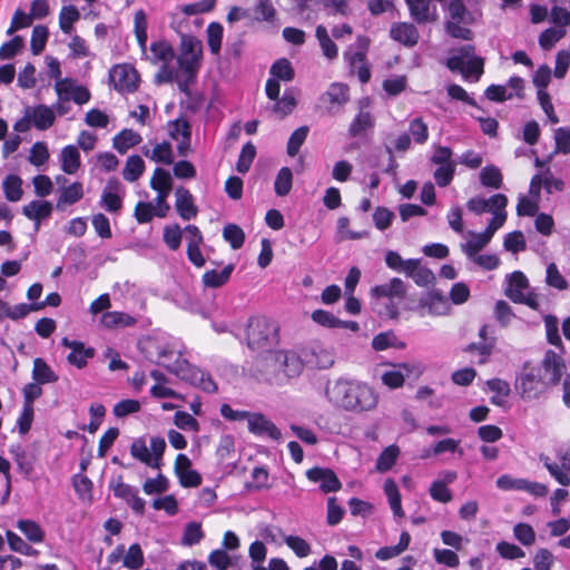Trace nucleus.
<instances>
[{
	"label": "nucleus",
	"instance_id": "nucleus-33",
	"mask_svg": "<svg viewBox=\"0 0 570 570\" xmlns=\"http://www.w3.org/2000/svg\"><path fill=\"white\" fill-rule=\"evenodd\" d=\"M102 324L108 328L114 327H128L136 323L135 317L125 312H106L101 317Z\"/></svg>",
	"mask_w": 570,
	"mask_h": 570
},
{
	"label": "nucleus",
	"instance_id": "nucleus-54",
	"mask_svg": "<svg viewBox=\"0 0 570 570\" xmlns=\"http://www.w3.org/2000/svg\"><path fill=\"white\" fill-rule=\"evenodd\" d=\"M173 186L170 174L161 167H157L150 179V187L156 191H170Z\"/></svg>",
	"mask_w": 570,
	"mask_h": 570
},
{
	"label": "nucleus",
	"instance_id": "nucleus-11",
	"mask_svg": "<svg viewBox=\"0 0 570 570\" xmlns=\"http://www.w3.org/2000/svg\"><path fill=\"white\" fill-rule=\"evenodd\" d=\"M409 7L411 18L419 24L435 22L439 12L432 0H404Z\"/></svg>",
	"mask_w": 570,
	"mask_h": 570
},
{
	"label": "nucleus",
	"instance_id": "nucleus-40",
	"mask_svg": "<svg viewBox=\"0 0 570 570\" xmlns=\"http://www.w3.org/2000/svg\"><path fill=\"white\" fill-rule=\"evenodd\" d=\"M7 541L9 544V548L23 556L28 557H37L39 554V551L35 548H32L30 544H28L24 540H22L17 533L8 530L6 532Z\"/></svg>",
	"mask_w": 570,
	"mask_h": 570
},
{
	"label": "nucleus",
	"instance_id": "nucleus-41",
	"mask_svg": "<svg viewBox=\"0 0 570 570\" xmlns=\"http://www.w3.org/2000/svg\"><path fill=\"white\" fill-rule=\"evenodd\" d=\"M268 470L265 466H255L252 471V482L245 483L247 491H261L269 489Z\"/></svg>",
	"mask_w": 570,
	"mask_h": 570
},
{
	"label": "nucleus",
	"instance_id": "nucleus-29",
	"mask_svg": "<svg viewBox=\"0 0 570 570\" xmlns=\"http://www.w3.org/2000/svg\"><path fill=\"white\" fill-rule=\"evenodd\" d=\"M2 189L7 200L18 202L23 195L22 179L18 175L9 174L2 181Z\"/></svg>",
	"mask_w": 570,
	"mask_h": 570
},
{
	"label": "nucleus",
	"instance_id": "nucleus-16",
	"mask_svg": "<svg viewBox=\"0 0 570 570\" xmlns=\"http://www.w3.org/2000/svg\"><path fill=\"white\" fill-rule=\"evenodd\" d=\"M177 62L184 73L183 78L177 73L178 89L181 94L189 95V86L196 81L198 63L195 62V58L188 57H178Z\"/></svg>",
	"mask_w": 570,
	"mask_h": 570
},
{
	"label": "nucleus",
	"instance_id": "nucleus-22",
	"mask_svg": "<svg viewBox=\"0 0 570 570\" xmlns=\"http://www.w3.org/2000/svg\"><path fill=\"white\" fill-rule=\"evenodd\" d=\"M33 126L39 130H47L56 120L55 111L47 105H37L30 114Z\"/></svg>",
	"mask_w": 570,
	"mask_h": 570
},
{
	"label": "nucleus",
	"instance_id": "nucleus-59",
	"mask_svg": "<svg viewBox=\"0 0 570 570\" xmlns=\"http://www.w3.org/2000/svg\"><path fill=\"white\" fill-rule=\"evenodd\" d=\"M163 240L171 250H177L181 244L180 226L176 223L166 225L164 227Z\"/></svg>",
	"mask_w": 570,
	"mask_h": 570
},
{
	"label": "nucleus",
	"instance_id": "nucleus-61",
	"mask_svg": "<svg viewBox=\"0 0 570 570\" xmlns=\"http://www.w3.org/2000/svg\"><path fill=\"white\" fill-rule=\"evenodd\" d=\"M72 485L79 498L91 499L94 484L87 475L82 473L75 474L72 476Z\"/></svg>",
	"mask_w": 570,
	"mask_h": 570
},
{
	"label": "nucleus",
	"instance_id": "nucleus-50",
	"mask_svg": "<svg viewBox=\"0 0 570 570\" xmlns=\"http://www.w3.org/2000/svg\"><path fill=\"white\" fill-rule=\"evenodd\" d=\"M109 489L112 490L114 495L126 502H128L139 491L137 488L127 484L122 481V476L119 475L117 480H112L109 483Z\"/></svg>",
	"mask_w": 570,
	"mask_h": 570
},
{
	"label": "nucleus",
	"instance_id": "nucleus-9",
	"mask_svg": "<svg viewBox=\"0 0 570 570\" xmlns=\"http://www.w3.org/2000/svg\"><path fill=\"white\" fill-rule=\"evenodd\" d=\"M306 478L314 483H320V490L324 493L336 492L342 488V482L330 468L314 466L306 471Z\"/></svg>",
	"mask_w": 570,
	"mask_h": 570
},
{
	"label": "nucleus",
	"instance_id": "nucleus-44",
	"mask_svg": "<svg viewBox=\"0 0 570 570\" xmlns=\"http://www.w3.org/2000/svg\"><path fill=\"white\" fill-rule=\"evenodd\" d=\"M207 43L213 55H217L222 48L224 28L219 22H210L207 27Z\"/></svg>",
	"mask_w": 570,
	"mask_h": 570
},
{
	"label": "nucleus",
	"instance_id": "nucleus-43",
	"mask_svg": "<svg viewBox=\"0 0 570 570\" xmlns=\"http://www.w3.org/2000/svg\"><path fill=\"white\" fill-rule=\"evenodd\" d=\"M256 156V147L252 141H247L240 150V154L238 156V160L236 163V170L239 174H246Z\"/></svg>",
	"mask_w": 570,
	"mask_h": 570
},
{
	"label": "nucleus",
	"instance_id": "nucleus-15",
	"mask_svg": "<svg viewBox=\"0 0 570 570\" xmlns=\"http://www.w3.org/2000/svg\"><path fill=\"white\" fill-rule=\"evenodd\" d=\"M406 294V286L399 277H393L389 283L375 285L371 288V296L380 299L383 297L402 299Z\"/></svg>",
	"mask_w": 570,
	"mask_h": 570
},
{
	"label": "nucleus",
	"instance_id": "nucleus-24",
	"mask_svg": "<svg viewBox=\"0 0 570 570\" xmlns=\"http://www.w3.org/2000/svg\"><path fill=\"white\" fill-rule=\"evenodd\" d=\"M375 126V120L371 112L368 111H358L348 127V135L352 138L361 137L364 135L366 130L373 129Z\"/></svg>",
	"mask_w": 570,
	"mask_h": 570
},
{
	"label": "nucleus",
	"instance_id": "nucleus-42",
	"mask_svg": "<svg viewBox=\"0 0 570 570\" xmlns=\"http://www.w3.org/2000/svg\"><path fill=\"white\" fill-rule=\"evenodd\" d=\"M308 132V126H301L291 134L286 146L288 156L295 157L298 154L302 145L307 138Z\"/></svg>",
	"mask_w": 570,
	"mask_h": 570
},
{
	"label": "nucleus",
	"instance_id": "nucleus-53",
	"mask_svg": "<svg viewBox=\"0 0 570 570\" xmlns=\"http://www.w3.org/2000/svg\"><path fill=\"white\" fill-rule=\"evenodd\" d=\"M546 334L548 343L563 348V343L559 335V321L554 315H546L544 318Z\"/></svg>",
	"mask_w": 570,
	"mask_h": 570
},
{
	"label": "nucleus",
	"instance_id": "nucleus-60",
	"mask_svg": "<svg viewBox=\"0 0 570 570\" xmlns=\"http://www.w3.org/2000/svg\"><path fill=\"white\" fill-rule=\"evenodd\" d=\"M169 489V480L163 473H158L155 479H147L142 484L146 494L164 493Z\"/></svg>",
	"mask_w": 570,
	"mask_h": 570
},
{
	"label": "nucleus",
	"instance_id": "nucleus-23",
	"mask_svg": "<svg viewBox=\"0 0 570 570\" xmlns=\"http://www.w3.org/2000/svg\"><path fill=\"white\" fill-rule=\"evenodd\" d=\"M141 136L132 129H122L112 139V146L119 154H126L127 150L141 142Z\"/></svg>",
	"mask_w": 570,
	"mask_h": 570
},
{
	"label": "nucleus",
	"instance_id": "nucleus-32",
	"mask_svg": "<svg viewBox=\"0 0 570 570\" xmlns=\"http://www.w3.org/2000/svg\"><path fill=\"white\" fill-rule=\"evenodd\" d=\"M494 346H495V338L491 337L489 342H478V343L472 342V343L468 344L463 348V352L470 353V354L478 353L479 360L476 363L479 365H482L489 361Z\"/></svg>",
	"mask_w": 570,
	"mask_h": 570
},
{
	"label": "nucleus",
	"instance_id": "nucleus-21",
	"mask_svg": "<svg viewBox=\"0 0 570 570\" xmlns=\"http://www.w3.org/2000/svg\"><path fill=\"white\" fill-rule=\"evenodd\" d=\"M31 376L33 381L42 385L56 383L59 380V376L42 357H36L33 360V368Z\"/></svg>",
	"mask_w": 570,
	"mask_h": 570
},
{
	"label": "nucleus",
	"instance_id": "nucleus-26",
	"mask_svg": "<svg viewBox=\"0 0 570 570\" xmlns=\"http://www.w3.org/2000/svg\"><path fill=\"white\" fill-rule=\"evenodd\" d=\"M356 50L352 51L353 46L344 52V57L347 60L351 68H354L357 63L362 65L366 61V53L370 46L367 37L358 36L356 39Z\"/></svg>",
	"mask_w": 570,
	"mask_h": 570
},
{
	"label": "nucleus",
	"instance_id": "nucleus-58",
	"mask_svg": "<svg viewBox=\"0 0 570 570\" xmlns=\"http://www.w3.org/2000/svg\"><path fill=\"white\" fill-rule=\"evenodd\" d=\"M95 354L94 347H85L83 345L81 350L71 351L67 356V361L78 368H83L87 366L88 360L92 358Z\"/></svg>",
	"mask_w": 570,
	"mask_h": 570
},
{
	"label": "nucleus",
	"instance_id": "nucleus-17",
	"mask_svg": "<svg viewBox=\"0 0 570 570\" xmlns=\"http://www.w3.org/2000/svg\"><path fill=\"white\" fill-rule=\"evenodd\" d=\"M390 37L405 47H414L419 41L420 35L413 23L396 22L391 27Z\"/></svg>",
	"mask_w": 570,
	"mask_h": 570
},
{
	"label": "nucleus",
	"instance_id": "nucleus-48",
	"mask_svg": "<svg viewBox=\"0 0 570 570\" xmlns=\"http://www.w3.org/2000/svg\"><path fill=\"white\" fill-rule=\"evenodd\" d=\"M223 237L233 249H239L245 242V233L236 224H227L223 229Z\"/></svg>",
	"mask_w": 570,
	"mask_h": 570
},
{
	"label": "nucleus",
	"instance_id": "nucleus-51",
	"mask_svg": "<svg viewBox=\"0 0 570 570\" xmlns=\"http://www.w3.org/2000/svg\"><path fill=\"white\" fill-rule=\"evenodd\" d=\"M503 247L513 254L525 250L527 243L523 233L521 230L508 233L503 240Z\"/></svg>",
	"mask_w": 570,
	"mask_h": 570
},
{
	"label": "nucleus",
	"instance_id": "nucleus-3",
	"mask_svg": "<svg viewBox=\"0 0 570 570\" xmlns=\"http://www.w3.org/2000/svg\"><path fill=\"white\" fill-rule=\"evenodd\" d=\"M138 347L145 358L150 363H155L165 367L168 372L180 374L183 371V361L175 357L174 345L165 336H147L139 341Z\"/></svg>",
	"mask_w": 570,
	"mask_h": 570
},
{
	"label": "nucleus",
	"instance_id": "nucleus-55",
	"mask_svg": "<svg viewBox=\"0 0 570 570\" xmlns=\"http://www.w3.org/2000/svg\"><path fill=\"white\" fill-rule=\"evenodd\" d=\"M208 562L217 570H227L234 567L233 558L224 549L213 550L208 556Z\"/></svg>",
	"mask_w": 570,
	"mask_h": 570
},
{
	"label": "nucleus",
	"instance_id": "nucleus-39",
	"mask_svg": "<svg viewBox=\"0 0 570 570\" xmlns=\"http://www.w3.org/2000/svg\"><path fill=\"white\" fill-rule=\"evenodd\" d=\"M144 155L149 157V151L146 149ZM150 159L156 163H161L165 165H171L174 163V153L171 148V144L167 140H164L160 144H157L150 155Z\"/></svg>",
	"mask_w": 570,
	"mask_h": 570
},
{
	"label": "nucleus",
	"instance_id": "nucleus-37",
	"mask_svg": "<svg viewBox=\"0 0 570 570\" xmlns=\"http://www.w3.org/2000/svg\"><path fill=\"white\" fill-rule=\"evenodd\" d=\"M293 186V173L289 167H282L274 181V190L277 196L284 197L289 194Z\"/></svg>",
	"mask_w": 570,
	"mask_h": 570
},
{
	"label": "nucleus",
	"instance_id": "nucleus-35",
	"mask_svg": "<svg viewBox=\"0 0 570 570\" xmlns=\"http://www.w3.org/2000/svg\"><path fill=\"white\" fill-rule=\"evenodd\" d=\"M145 171V161L138 155H131L127 158L122 177L125 180L132 183L139 179Z\"/></svg>",
	"mask_w": 570,
	"mask_h": 570
},
{
	"label": "nucleus",
	"instance_id": "nucleus-27",
	"mask_svg": "<svg viewBox=\"0 0 570 570\" xmlns=\"http://www.w3.org/2000/svg\"><path fill=\"white\" fill-rule=\"evenodd\" d=\"M233 271H234L233 264L226 265L220 272H217L216 269L207 271L203 275V283L206 287H210V288L220 287L229 281Z\"/></svg>",
	"mask_w": 570,
	"mask_h": 570
},
{
	"label": "nucleus",
	"instance_id": "nucleus-5",
	"mask_svg": "<svg viewBox=\"0 0 570 570\" xmlns=\"http://www.w3.org/2000/svg\"><path fill=\"white\" fill-rule=\"evenodd\" d=\"M552 386L542 374L541 367L530 366L524 363L522 372L517 376L515 390L524 401L538 399Z\"/></svg>",
	"mask_w": 570,
	"mask_h": 570
},
{
	"label": "nucleus",
	"instance_id": "nucleus-30",
	"mask_svg": "<svg viewBox=\"0 0 570 570\" xmlns=\"http://www.w3.org/2000/svg\"><path fill=\"white\" fill-rule=\"evenodd\" d=\"M83 197V186L79 181H75L68 187H63L56 207L60 209L63 205H73Z\"/></svg>",
	"mask_w": 570,
	"mask_h": 570
},
{
	"label": "nucleus",
	"instance_id": "nucleus-49",
	"mask_svg": "<svg viewBox=\"0 0 570 570\" xmlns=\"http://www.w3.org/2000/svg\"><path fill=\"white\" fill-rule=\"evenodd\" d=\"M204 535L205 534L199 522H188L184 529L181 544L187 547L195 546L200 542Z\"/></svg>",
	"mask_w": 570,
	"mask_h": 570
},
{
	"label": "nucleus",
	"instance_id": "nucleus-57",
	"mask_svg": "<svg viewBox=\"0 0 570 570\" xmlns=\"http://www.w3.org/2000/svg\"><path fill=\"white\" fill-rule=\"evenodd\" d=\"M150 50L155 58L164 63H169L175 58L173 46L165 40L153 42Z\"/></svg>",
	"mask_w": 570,
	"mask_h": 570
},
{
	"label": "nucleus",
	"instance_id": "nucleus-56",
	"mask_svg": "<svg viewBox=\"0 0 570 570\" xmlns=\"http://www.w3.org/2000/svg\"><path fill=\"white\" fill-rule=\"evenodd\" d=\"M395 218V214L384 206H377L373 213V223L379 230L387 229Z\"/></svg>",
	"mask_w": 570,
	"mask_h": 570
},
{
	"label": "nucleus",
	"instance_id": "nucleus-18",
	"mask_svg": "<svg viewBox=\"0 0 570 570\" xmlns=\"http://www.w3.org/2000/svg\"><path fill=\"white\" fill-rule=\"evenodd\" d=\"M53 206L49 200H31L22 207V214L28 219L35 222L36 230L39 229V224L42 219L51 216Z\"/></svg>",
	"mask_w": 570,
	"mask_h": 570
},
{
	"label": "nucleus",
	"instance_id": "nucleus-62",
	"mask_svg": "<svg viewBox=\"0 0 570 570\" xmlns=\"http://www.w3.org/2000/svg\"><path fill=\"white\" fill-rule=\"evenodd\" d=\"M513 534L525 547L533 544L535 541V532L529 523H517L513 528Z\"/></svg>",
	"mask_w": 570,
	"mask_h": 570
},
{
	"label": "nucleus",
	"instance_id": "nucleus-52",
	"mask_svg": "<svg viewBox=\"0 0 570 570\" xmlns=\"http://www.w3.org/2000/svg\"><path fill=\"white\" fill-rule=\"evenodd\" d=\"M254 13V19L258 22H273L276 17V10L271 0H256Z\"/></svg>",
	"mask_w": 570,
	"mask_h": 570
},
{
	"label": "nucleus",
	"instance_id": "nucleus-34",
	"mask_svg": "<svg viewBox=\"0 0 570 570\" xmlns=\"http://www.w3.org/2000/svg\"><path fill=\"white\" fill-rule=\"evenodd\" d=\"M80 19V12L73 4L63 6L59 13V27L66 35L73 30V23Z\"/></svg>",
	"mask_w": 570,
	"mask_h": 570
},
{
	"label": "nucleus",
	"instance_id": "nucleus-13",
	"mask_svg": "<svg viewBox=\"0 0 570 570\" xmlns=\"http://www.w3.org/2000/svg\"><path fill=\"white\" fill-rule=\"evenodd\" d=\"M248 431L256 436H268L275 441L282 438L281 430L263 413H252Z\"/></svg>",
	"mask_w": 570,
	"mask_h": 570
},
{
	"label": "nucleus",
	"instance_id": "nucleus-19",
	"mask_svg": "<svg viewBox=\"0 0 570 570\" xmlns=\"http://www.w3.org/2000/svg\"><path fill=\"white\" fill-rule=\"evenodd\" d=\"M175 207L184 220H190L197 216L198 208L194 204L193 195L185 187H178L175 191Z\"/></svg>",
	"mask_w": 570,
	"mask_h": 570
},
{
	"label": "nucleus",
	"instance_id": "nucleus-28",
	"mask_svg": "<svg viewBox=\"0 0 570 570\" xmlns=\"http://www.w3.org/2000/svg\"><path fill=\"white\" fill-rule=\"evenodd\" d=\"M181 55L179 57L195 58V62L199 63L203 57V47L200 40L190 35H181L180 37Z\"/></svg>",
	"mask_w": 570,
	"mask_h": 570
},
{
	"label": "nucleus",
	"instance_id": "nucleus-8",
	"mask_svg": "<svg viewBox=\"0 0 570 570\" xmlns=\"http://www.w3.org/2000/svg\"><path fill=\"white\" fill-rule=\"evenodd\" d=\"M125 188L118 178L111 177L102 190L100 206L109 213H117L122 208Z\"/></svg>",
	"mask_w": 570,
	"mask_h": 570
},
{
	"label": "nucleus",
	"instance_id": "nucleus-31",
	"mask_svg": "<svg viewBox=\"0 0 570 570\" xmlns=\"http://www.w3.org/2000/svg\"><path fill=\"white\" fill-rule=\"evenodd\" d=\"M17 528L32 543H41L45 540V531L33 520L19 519L17 521Z\"/></svg>",
	"mask_w": 570,
	"mask_h": 570
},
{
	"label": "nucleus",
	"instance_id": "nucleus-12",
	"mask_svg": "<svg viewBox=\"0 0 570 570\" xmlns=\"http://www.w3.org/2000/svg\"><path fill=\"white\" fill-rule=\"evenodd\" d=\"M539 367L542 368L543 376H546L553 386L560 382L562 373L566 370V363L554 351L548 350Z\"/></svg>",
	"mask_w": 570,
	"mask_h": 570
},
{
	"label": "nucleus",
	"instance_id": "nucleus-14",
	"mask_svg": "<svg viewBox=\"0 0 570 570\" xmlns=\"http://www.w3.org/2000/svg\"><path fill=\"white\" fill-rule=\"evenodd\" d=\"M419 307L426 308L432 315H444L449 309V304L441 291L431 289L420 297Z\"/></svg>",
	"mask_w": 570,
	"mask_h": 570
},
{
	"label": "nucleus",
	"instance_id": "nucleus-4",
	"mask_svg": "<svg viewBox=\"0 0 570 570\" xmlns=\"http://www.w3.org/2000/svg\"><path fill=\"white\" fill-rule=\"evenodd\" d=\"M454 52L446 59V67L452 72H460L465 80L479 81L484 72V60L475 56V47L466 43Z\"/></svg>",
	"mask_w": 570,
	"mask_h": 570
},
{
	"label": "nucleus",
	"instance_id": "nucleus-2",
	"mask_svg": "<svg viewBox=\"0 0 570 570\" xmlns=\"http://www.w3.org/2000/svg\"><path fill=\"white\" fill-rule=\"evenodd\" d=\"M245 343L257 355L272 353L279 344V325L265 315L250 316L245 325Z\"/></svg>",
	"mask_w": 570,
	"mask_h": 570
},
{
	"label": "nucleus",
	"instance_id": "nucleus-38",
	"mask_svg": "<svg viewBox=\"0 0 570 570\" xmlns=\"http://www.w3.org/2000/svg\"><path fill=\"white\" fill-rule=\"evenodd\" d=\"M400 449L397 445L392 444L385 448L376 460V470L379 472H387L396 463Z\"/></svg>",
	"mask_w": 570,
	"mask_h": 570
},
{
	"label": "nucleus",
	"instance_id": "nucleus-47",
	"mask_svg": "<svg viewBox=\"0 0 570 570\" xmlns=\"http://www.w3.org/2000/svg\"><path fill=\"white\" fill-rule=\"evenodd\" d=\"M48 37L49 30L46 26L38 24L33 27L30 40V49L33 55H40L45 50Z\"/></svg>",
	"mask_w": 570,
	"mask_h": 570
},
{
	"label": "nucleus",
	"instance_id": "nucleus-20",
	"mask_svg": "<svg viewBox=\"0 0 570 570\" xmlns=\"http://www.w3.org/2000/svg\"><path fill=\"white\" fill-rule=\"evenodd\" d=\"M350 88L346 83L333 82L328 89L321 96L322 101H327L333 106L342 107L350 100Z\"/></svg>",
	"mask_w": 570,
	"mask_h": 570
},
{
	"label": "nucleus",
	"instance_id": "nucleus-45",
	"mask_svg": "<svg viewBox=\"0 0 570 570\" xmlns=\"http://www.w3.org/2000/svg\"><path fill=\"white\" fill-rule=\"evenodd\" d=\"M480 181L485 187L499 189L502 186L503 177L495 166H485L480 171Z\"/></svg>",
	"mask_w": 570,
	"mask_h": 570
},
{
	"label": "nucleus",
	"instance_id": "nucleus-64",
	"mask_svg": "<svg viewBox=\"0 0 570 570\" xmlns=\"http://www.w3.org/2000/svg\"><path fill=\"white\" fill-rule=\"evenodd\" d=\"M409 131L416 144L422 145L429 138L428 125L423 121L421 117L411 120Z\"/></svg>",
	"mask_w": 570,
	"mask_h": 570
},
{
	"label": "nucleus",
	"instance_id": "nucleus-6",
	"mask_svg": "<svg viewBox=\"0 0 570 570\" xmlns=\"http://www.w3.org/2000/svg\"><path fill=\"white\" fill-rule=\"evenodd\" d=\"M109 80L119 94H132L139 87L140 76L134 66L120 63L109 70Z\"/></svg>",
	"mask_w": 570,
	"mask_h": 570
},
{
	"label": "nucleus",
	"instance_id": "nucleus-25",
	"mask_svg": "<svg viewBox=\"0 0 570 570\" xmlns=\"http://www.w3.org/2000/svg\"><path fill=\"white\" fill-rule=\"evenodd\" d=\"M60 159L61 169L68 175L77 173L81 165L80 154L73 145H68L61 149Z\"/></svg>",
	"mask_w": 570,
	"mask_h": 570
},
{
	"label": "nucleus",
	"instance_id": "nucleus-7",
	"mask_svg": "<svg viewBox=\"0 0 570 570\" xmlns=\"http://www.w3.org/2000/svg\"><path fill=\"white\" fill-rule=\"evenodd\" d=\"M505 219L507 213H494V216L491 218L483 233H470L472 238L462 245L463 252L470 257L475 255L490 243L494 233L503 226Z\"/></svg>",
	"mask_w": 570,
	"mask_h": 570
},
{
	"label": "nucleus",
	"instance_id": "nucleus-63",
	"mask_svg": "<svg viewBox=\"0 0 570 570\" xmlns=\"http://www.w3.org/2000/svg\"><path fill=\"white\" fill-rule=\"evenodd\" d=\"M430 495L434 501L448 503L452 500V492L444 481L435 480L430 487Z\"/></svg>",
	"mask_w": 570,
	"mask_h": 570
},
{
	"label": "nucleus",
	"instance_id": "nucleus-36",
	"mask_svg": "<svg viewBox=\"0 0 570 570\" xmlns=\"http://www.w3.org/2000/svg\"><path fill=\"white\" fill-rule=\"evenodd\" d=\"M272 78L283 81H292L295 77L294 68L286 58H279L273 62L269 69Z\"/></svg>",
	"mask_w": 570,
	"mask_h": 570
},
{
	"label": "nucleus",
	"instance_id": "nucleus-1",
	"mask_svg": "<svg viewBox=\"0 0 570 570\" xmlns=\"http://www.w3.org/2000/svg\"><path fill=\"white\" fill-rule=\"evenodd\" d=\"M327 401L336 409L362 413L377 405L375 391L366 383L353 379H338L325 387Z\"/></svg>",
	"mask_w": 570,
	"mask_h": 570
},
{
	"label": "nucleus",
	"instance_id": "nucleus-10",
	"mask_svg": "<svg viewBox=\"0 0 570 570\" xmlns=\"http://www.w3.org/2000/svg\"><path fill=\"white\" fill-rule=\"evenodd\" d=\"M181 379L189 381L193 385L200 387L206 393H215L218 387L209 373L191 366L187 361H183Z\"/></svg>",
	"mask_w": 570,
	"mask_h": 570
},
{
	"label": "nucleus",
	"instance_id": "nucleus-46",
	"mask_svg": "<svg viewBox=\"0 0 570 570\" xmlns=\"http://www.w3.org/2000/svg\"><path fill=\"white\" fill-rule=\"evenodd\" d=\"M145 561L144 552L139 543H132L124 556L122 566L130 570H137L142 567Z\"/></svg>",
	"mask_w": 570,
	"mask_h": 570
}]
</instances>
